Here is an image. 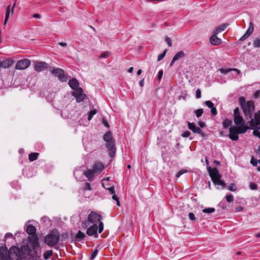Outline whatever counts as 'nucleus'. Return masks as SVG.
Returning a JSON list of instances; mask_svg holds the SVG:
<instances>
[{
    "label": "nucleus",
    "instance_id": "obj_1",
    "mask_svg": "<svg viewBox=\"0 0 260 260\" xmlns=\"http://www.w3.org/2000/svg\"><path fill=\"white\" fill-rule=\"evenodd\" d=\"M238 101L245 118L247 120L251 119L255 110L254 102L251 100L246 102L244 96H240Z\"/></svg>",
    "mask_w": 260,
    "mask_h": 260
},
{
    "label": "nucleus",
    "instance_id": "obj_2",
    "mask_svg": "<svg viewBox=\"0 0 260 260\" xmlns=\"http://www.w3.org/2000/svg\"><path fill=\"white\" fill-rule=\"evenodd\" d=\"M104 140L107 143L106 147L108 149L110 156L112 157L115 155L116 147L115 141L113 139L111 133L109 131L107 132L103 137Z\"/></svg>",
    "mask_w": 260,
    "mask_h": 260
},
{
    "label": "nucleus",
    "instance_id": "obj_3",
    "mask_svg": "<svg viewBox=\"0 0 260 260\" xmlns=\"http://www.w3.org/2000/svg\"><path fill=\"white\" fill-rule=\"evenodd\" d=\"M102 215L94 211H91L88 216L87 220H84L82 222V228L86 229L90 223L92 224H97L98 223L102 222Z\"/></svg>",
    "mask_w": 260,
    "mask_h": 260
},
{
    "label": "nucleus",
    "instance_id": "obj_4",
    "mask_svg": "<svg viewBox=\"0 0 260 260\" xmlns=\"http://www.w3.org/2000/svg\"><path fill=\"white\" fill-rule=\"evenodd\" d=\"M27 257L21 254V249L17 246H13L8 251L6 260H26Z\"/></svg>",
    "mask_w": 260,
    "mask_h": 260
},
{
    "label": "nucleus",
    "instance_id": "obj_5",
    "mask_svg": "<svg viewBox=\"0 0 260 260\" xmlns=\"http://www.w3.org/2000/svg\"><path fill=\"white\" fill-rule=\"evenodd\" d=\"M86 229H87L86 234L88 236L97 237L98 236V232L100 234L104 230V223L103 222H100L99 225H98V224H93L91 225L89 224L88 227Z\"/></svg>",
    "mask_w": 260,
    "mask_h": 260
},
{
    "label": "nucleus",
    "instance_id": "obj_6",
    "mask_svg": "<svg viewBox=\"0 0 260 260\" xmlns=\"http://www.w3.org/2000/svg\"><path fill=\"white\" fill-rule=\"evenodd\" d=\"M59 239V236L50 234L45 237L44 242L49 246L53 247L58 243Z\"/></svg>",
    "mask_w": 260,
    "mask_h": 260
},
{
    "label": "nucleus",
    "instance_id": "obj_7",
    "mask_svg": "<svg viewBox=\"0 0 260 260\" xmlns=\"http://www.w3.org/2000/svg\"><path fill=\"white\" fill-rule=\"evenodd\" d=\"M253 118L249 119V125L253 128L260 129V110L255 113Z\"/></svg>",
    "mask_w": 260,
    "mask_h": 260
},
{
    "label": "nucleus",
    "instance_id": "obj_8",
    "mask_svg": "<svg viewBox=\"0 0 260 260\" xmlns=\"http://www.w3.org/2000/svg\"><path fill=\"white\" fill-rule=\"evenodd\" d=\"M234 122L236 125H239L242 123H245L243 117L241 115L240 110L238 107L234 110L233 113Z\"/></svg>",
    "mask_w": 260,
    "mask_h": 260
},
{
    "label": "nucleus",
    "instance_id": "obj_9",
    "mask_svg": "<svg viewBox=\"0 0 260 260\" xmlns=\"http://www.w3.org/2000/svg\"><path fill=\"white\" fill-rule=\"evenodd\" d=\"M30 65V61L28 59H22L18 60L15 66V69L23 70L28 68Z\"/></svg>",
    "mask_w": 260,
    "mask_h": 260
},
{
    "label": "nucleus",
    "instance_id": "obj_10",
    "mask_svg": "<svg viewBox=\"0 0 260 260\" xmlns=\"http://www.w3.org/2000/svg\"><path fill=\"white\" fill-rule=\"evenodd\" d=\"M28 240L31 248L36 252L39 247V239L37 235L29 236Z\"/></svg>",
    "mask_w": 260,
    "mask_h": 260
},
{
    "label": "nucleus",
    "instance_id": "obj_11",
    "mask_svg": "<svg viewBox=\"0 0 260 260\" xmlns=\"http://www.w3.org/2000/svg\"><path fill=\"white\" fill-rule=\"evenodd\" d=\"M207 169L212 181H213V180L220 178L221 175L216 168H211L210 167H208Z\"/></svg>",
    "mask_w": 260,
    "mask_h": 260
},
{
    "label": "nucleus",
    "instance_id": "obj_12",
    "mask_svg": "<svg viewBox=\"0 0 260 260\" xmlns=\"http://www.w3.org/2000/svg\"><path fill=\"white\" fill-rule=\"evenodd\" d=\"M188 128L191 130L193 133L198 134L201 135L202 137H205L204 133H203L200 127H197L194 123L188 122H187Z\"/></svg>",
    "mask_w": 260,
    "mask_h": 260
},
{
    "label": "nucleus",
    "instance_id": "obj_13",
    "mask_svg": "<svg viewBox=\"0 0 260 260\" xmlns=\"http://www.w3.org/2000/svg\"><path fill=\"white\" fill-rule=\"evenodd\" d=\"M238 134H244L248 129L249 127L244 123H242L239 125L232 126Z\"/></svg>",
    "mask_w": 260,
    "mask_h": 260
},
{
    "label": "nucleus",
    "instance_id": "obj_14",
    "mask_svg": "<svg viewBox=\"0 0 260 260\" xmlns=\"http://www.w3.org/2000/svg\"><path fill=\"white\" fill-rule=\"evenodd\" d=\"M34 68L37 72H43L47 69V63L44 61L37 62L35 65Z\"/></svg>",
    "mask_w": 260,
    "mask_h": 260
},
{
    "label": "nucleus",
    "instance_id": "obj_15",
    "mask_svg": "<svg viewBox=\"0 0 260 260\" xmlns=\"http://www.w3.org/2000/svg\"><path fill=\"white\" fill-rule=\"evenodd\" d=\"M74 95L76 97V101L79 103L84 101L86 96L85 94L83 93L82 88H79L74 93Z\"/></svg>",
    "mask_w": 260,
    "mask_h": 260
},
{
    "label": "nucleus",
    "instance_id": "obj_16",
    "mask_svg": "<svg viewBox=\"0 0 260 260\" xmlns=\"http://www.w3.org/2000/svg\"><path fill=\"white\" fill-rule=\"evenodd\" d=\"M104 168V165L100 162H95L92 166V171L95 174H100Z\"/></svg>",
    "mask_w": 260,
    "mask_h": 260
},
{
    "label": "nucleus",
    "instance_id": "obj_17",
    "mask_svg": "<svg viewBox=\"0 0 260 260\" xmlns=\"http://www.w3.org/2000/svg\"><path fill=\"white\" fill-rule=\"evenodd\" d=\"M238 135L232 126L230 127L228 137L231 140L237 141L239 139Z\"/></svg>",
    "mask_w": 260,
    "mask_h": 260
},
{
    "label": "nucleus",
    "instance_id": "obj_18",
    "mask_svg": "<svg viewBox=\"0 0 260 260\" xmlns=\"http://www.w3.org/2000/svg\"><path fill=\"white\" fill-rule=\"evenodd\" d=\"M254 26L251 22L249 23V26L245 34L240 38V41H244L247 38L253 31Z\"/></svg>",
    "mask_w": 260,
    "mask_h": 260
},
{
    "label": "nucleus",
    "instance_id": "obj_19",
    "mask_svg": "<svg viewBox=\"0 0 260 260\" xmlns=\"http://www.w3.org/2000/svg\"><path fill=\"white\" fill-rule=\"evenodd\" d=\"M31 249L28 245H24L22 247L21 250V254L23 256H25L28 258V257L31 254Z\"/></svg>",
    "mask_w": 260,
    "mask_h": 260
},
{
    "label": "nucleus",
    "instance_id": "obj_20",
    "mask_svg": "<svg viewBox=\"0 0 260 260\" xmlns=\"http://www.w3.org/2000/svg\"><path fill=\"white\" fill-rule=\"evenodd\" d=\"M69 85L70 87L75 90V91H77L78 89L80 88L79 87V84L78 80L75 78L69 80Z\"/></svg>",
    "mask_w": 260,
    "mask_h": 260
},
{
    "label": "nucleus",
    "instance_id": "obj_21",
    "mask_svg": "<svg viewBox=\"0 0 260 260\" xmlns=\"http://www.w3.org/2000/svg\"><path fill=\"white\" fill-rule=\"evenodd\" d=\"M217 34L213 32L210 38V41L213 45H218L221 43V40L216 36Z\"/></svg>",
    "mask_w": 260,
    "mask_h": 260
},
{
    "label": "nucleus",
    "instance_id": "obj_22",
    "mask_svg": "<svg viewBox=\"0 0 260 260\" xmlns=\"http://www.w3.org/2000/svg\"><path fill=\"white\" fill-rule=\"evenodd\" d=\"M14 62V60L11 59H6L3 61L1 60V68L2 67L5 69L9 68L13 64Z\"/></svg>",
    "mask_w": 260,
    "mask_h": 260
},
{
    "label": "nucleus",
    "instance_id": "obj_23",
    "mask_svg": "<svg viewBox=\"0 0 260 260\" xmlns=\"http://www.w3.org/2000/svg\"><path fill=\"white\" fill-rule=\"evenodd\" d=\"M26 232L29 235V236L31 237L32 236L37 235L36 229L34 225L31 224H29L27 226Z\"/></svg>",
    "mask_w": 260,
    "mask_h": 260
},
{
    "label": "nucleus",
    "instance_id": "obj_24",
    "mask_svg": "<svg viewBox=\"0 0 260 260\" xmlns=\"http://www.w3.org/2000/svg\"><path fill=\"white\" fill-rule=\"evenodd\" d=\"M83 174L85 175L90 181H91L94 178L95 173L92 170H87L84 171Z\"/></svg>",
    "mask_w": 260,
    "mask_h": 260
},
{
    "label": "nucleus",
    "instance_id": "obj_25",
    "mask_svg": "<svg viewBox=\"0 0 260 260\" xmlns=\"http://www.w3.org/2000/svg\"><path fill=\"white\" fill-rule=\"evenodd\" d=\"M8 254L7 248L6 246H1L0 247V258L6 259Z\"/></svg>",
    "mask_w": 260,
    "mask_h": 260
},
{
    "label": "nucleus",
    "instance_id": "obj_26",
    "mask_svg": "<svg viewBox=\"0 0 260 260\" xmlns=\"http://www.w3.org/2000/svg\"><path fill=\"white\" fill-rule=\"evenodd\" d=\"M228 25H229V24H228V23L222 24L219 25V26H218L215 29V30L213 31V32L215 33V34L217 35L218 34L224 30L225 29V28L228 27Z\"/></svg>",
    "mask_w": 260,
    "mask_h": 260
},
{
    "label": "nucleus",
    "instance_id": "obj_27",
    "mask_svg": "<svg viewBox=\"0 0 260 260\" xmlns=\"http://www.w3.org/2000/svg\"><path fill=\"white\" fill-rule=\"evenodd\" d=\"M85 234L80 231H79L75 236V239L77 241H81L85 237Z\"/></svg>",
    "mask_w": 260,
    "mask_h": 260
},
{
    "label": "nucleus",
    "instance_id": "obj_28",
    "mask_svg": "<svg viewBox=\"0 0 260 260\" xmlns=\"http://www.w3.org/2000/svg\"><path fill=\"white\" fill-rule=\"evenodd\" d=\"M49 71L54 75L58 76L59 73L62 72V69L56 68L55 67H50L49 68Z\"/></svg>",
    "mask_w": 260,
    "mask_h": 260
},
{
    "label": "nucleus",
    "instance_id": "obj_29",
    "mask_svg": "<svg viewBox=\"0 0 260 260\" xmlns=\"http://www.w3.org/2000/svg\"><path fill=\"white\" fill-rule=\"evenodd\" d=\"M58 79L61 82H66L68 80L67 76L64 74V71L62 70V73H59L57 76Z\"/></svg>",
    "mask_w": 260,
    "mask_h": 260
},
{
    "label": "nucleus",
    "instance_id": "obj_30",
    "mask_svg": "<svg viewBox=\"0 0 260 260\" xmlns=\"http://www.w3.org/2000/svg\"><path fill=\"white\" fill-rule=\"evenodd\" d=\"M185 56V53L183 51H180L178 52H177L174 56V59H176V60H178L181 58H182Z\"/></svg>",
    "mask_w": 260,
    "mask_h": 260
},
{
    "label": "nucleus",
    "instance_id": "obj_31",
    "mask_svg": "<svg viewBox=\"0 0 260 260\" xmlns=\"http://www.w3.org/2000/svg\"><path fill=\"white\" fill-rule=\"evenodd\" d=\"M213 182L215 185H220L222 188H224L225 186V183L224 181L221 180L220 179H217L215 180H213Z\"/></svg>",
    "mask_w": 260,
    "mask_h": 260
},
{
    "label": "nucleus",
    "instance_id": "obj_32",
    "mask_svg": "<svg viewBox=\"0 0 260 260\" xmlns=\"http://www.w3.org/2000/svg\"><path fill=\"white\" fill-rule=\"evenodd\" d=\"M39 153L37 152L31 153L28 155L29 160L30 161H33L36 160L38 158Z\"/></svg>",
    "mask_w": 260,
    "mask_h": 260
},
{
    "label": "nucleus",
    "instance_id": "obj_33",
    "mask_svg": "<svg viewBox=\"0 0 260 260\" xmlns=\"http://www.w3.org/2000/svg\"><path fill=\"white\" fill-rule=\"evenodd\" d=\"M102 186L106 189L108 190L110 194H114L115 190H114V186L112 185V186H111L110 187H106L105 182L102 183Z\"/></svg>",
    "mask_w": 260,
    "mask_h": 260
},
{
    "label": "nucleus",
    "instance_id": "obj_34",
    "mask_svg": "<svg viewBox=\"0 0 260 260\" xmlns=\"http://www.w3.org/2000/svg\"><path fill=\"white\" fill-rule=\"evenodd\" d=\"M232 121L229 119H225L222 122V125L224 128L226 129L231 125Z\"/></svg>",
    "mask_w": 260,
    "mask_h": 260
},
{
    "label": "nucleus",
    "instance_id": "obj_35",
    "mask_svg": "<svg viewBox=\"0 0 260 260\" xmlns=\"http://www.w3.org/2000/svg\"><path fill=\"white\" fill-rule=\"evenodd\" d=\"M53 251L51 250L46 251L43 254V257L45 259H48L52 255Z\"/></svg>",
    "mask_w": 260,
    "mask_h": 260
},
{
    "label": "nucleus",
    "instance_id": "obj_36",
    "mask_svg": "<svg viewBox=\"0 0 260 260\" xmlns=\"http://www.w3.org/2000/svg\"><path fill=\"white\" fill-rule=\"evenodd\" d=\"M10 13V6H8L7 8V11L5 15L4 24H6Z\"/></svg>",
    "mask_w": 260,
    "mask_h": 260
},
{
    "label": "nucleus",
    "instance_id": "obj_37",
    "mask_svg": "<svg viewBox=\"0 0 260 260\" xmlns=\"http://www.w3.org/2000/svg\"><path fill=\"white\" fill-rule=\"evenodd\" d=\"M204 112L203 109H199L194 111V113L197 117H201Z\"/></svg>",
    "mask_w": 260,
    "mask_h": 260
},
{
    "label": "nucleus",
    "instance_id": "obj_38",
    "mask_svg": "<svg viewBox=\"0 0 260 260\" xmlns=\"http://www.w3.org/2000/svg\"><path fill=\"white\" fill-rule=\"evenodd\" d=\"M215 208H207L203 210V212L205 213H211L215 211Z\"/></svg>",
    "mask_w": 260,
    "mask_h": 260
},
{
    "label": "nucleus",
    "instance_id": "obj_39",
    "mask_svg": "<svg viewBox=\"0 0 260 260\" xmlns=\"http://www.w3.org/2000/svg\"><path fill=\"white\" fill-rule=\"evenodd\" d=\"M96 113V110H93L90 111L88 113V120H90L93 117V115H95Z\"/></svg>",
    "mask_w": 260,
    "mask_h": 260
},
{
    "label": "nucleus",
    "instance_id": "obj_40",
    "mask_svg": "<svg viewBox=\"0 0 260 260\" xmlns=\"http://www.w3.org/2000/svg\"><path fill=\"white\" fill-rule=\"evenodd\" d=\"M98 252H99V250H98V248H95L92 252V254L90 256V259L92 260L97 255Z\"/></svg>",
    "mask_w": 260,
    "mask_h": 260
},
{
    "label": "nucleus",
    "instance_id": "obj_41",
    "mask_svg": "<svg viewBox=\"0 0 260 260\" xmlns=\"http://www.w3.org/2000/svg\"><path fill=\"white\" fill-rule=\"evenodd\" d=\"M233 70L238 71L239 72H240L238 70L236 69H220L219 71H220V72L221 73L224 74H225L228 73L229 72H230V71H233Z\"/></svg>",
    "mask_w": 260,
    "mask_h": 260
},
{
    "label": "nucleus",
    "instance_id": "obj_42",
    "mask_svg": "<svg viewBox=\"0 0 260 260\" xmlns=\"http://www.w3.org/2000/svg\"><path fill=\"white\" fill-rule=\"evenodd\" d=\"M228 189L229 190L232 191H235L237 189L236 186L234 183H231L229 186Z\"/></svg>",
    "mask_w": 260,
    "mask_h": 260
},
{
    "label": "nucleus",
    "instance_id": "obj_43",
    "mask_svg": "<svg viewBox=\"0 0 260 260\" xmlns=\"http://www.w3.org/2000/svg\"><path fill=\"white\" fill-rule=\"evenodd\" d=\"M225 199H226V201L229 203H231V202H233V200H234L233 196L231 194H227L225 196Z\"/></svg>",
    "mask_w": 260,
    "mask_h": 260
},
{
    "label": "nucleus",
    "instance_id": "obj_44",
    "mask_svg": "<svg viewBox=\"0 0 260 260\" xmlns=\"http://www.w3.org/2000/svg\"><path fill=\"white\" fill-rule=\"evenodd\" d=\"M253 45L254 48H260V39H256L254 41Z\"/></svg>",
    "mask_w": 260,
    "mask_h": 260
},
{
    "label": "nucleus",
    "instance_id": "obj_45",
    "mask_svg": "<svg viewBox=\"0 0 260 260\" xmlns=\"http://www.w3.org/2000/svg\"><path fill=\"white\" fill-rule=\"evenodd\" d=\"M205 105L209 108L211 109L214 107V104L210 101H205L204 103Z\"/></svg>",
    "mask_w": 260,
    "mask_h": 260
},
{
    "label": "nucleus",
    "instance_id": "obj_46",
    "mask_svg": "<svg viewBox=\"0 0 260 260\" xmlns=\"http://www.w3.org/2000/svg\"><path fill=\"white\" fill-rule=\"evenodd\" d=\"M83 189L84 191L90 190L91 189L89 183L86 182L84 186Z\"/></svg>",
    "mask_w": 260,
    "mask_h": 260
},
{
    "label": "nucleus",
    "instance_id": "obj_47",
    "mask_svg": "<svg viewBox=\"0 0 260 260\" xmlns=\"http://www.w3.org/2000/svg\"><path fill=\"white\" fill-rule=\"evenodd\" d=\"M167 50H164V52L160 54L159 55H158V58H157V61H160L165 56L166 54V52H167Z\"/></svg>",
    "mask_w": 260,
    "mask_h": 260
},
{
    "label": "nucleus",
    "instance_id": "obj_48",
    "mask_svg": "<svg viewBox=\"0 0 260 260\" xmlns=\"http://www.w3.org/2000/svg\"><path fill=\"white\" fill-rule=\"evenodd\" d=\"M249 187L251 190H256L257 188V185L253 182H250Z\"/></svg>",
    "mask_w": 260,
    "mask_h": 260
},
{
    "label": "nucleus",
    "instance_id": "obj_49",
    "mask_svg": "<svg viewBox=\"0 0 260 260\" xmlns=\"http://www.w3.org/2000/svg\"><path fill=\"white\" fill-rule=\"evenodd\" d=\"M110 55V52L109 51H106L102 53L100 56L101 58H106Z\"/></svg>",
    "mask_w": 260,
    "mask_h": 260
},
{
    "label": "nucleus",
    "instance_id": "obj_50",
    "mask_svg": "<svg viewBox=\"0 0 260 260\" xmlns=\"http://www.w3.org/2000/svg\"><path fill=\"white\" fill-rule=\"evenodd\" d=\"M112 198L113 200L116 201V204L118 206H120V202L119 201L118 198L117 197V196L116 194H113L112 197Z\"/></svg>",
    "mask_w": 260,
    "mask_h": 260
},
{
    "label": "nucleus",
    "instance_id": "obj_51",
    "mask_svg": "<svg viewBox=\"0 0 260 260\" xmlns=\"http://www.w3.org/2000/svg\"><path fill=\"white\" fill-rule=\"evenodd\" d=\"M165 41L169 47H171L172 45L171 39L168 37H167L165 39Z\"/></svg>",
    "mask_w": 260,
    "mask_h": 260
},
{
    "label": "nucleus",
    "instance_id": "obj_52",
    "mask_svg": "<svg viewBox=\"0 0 260 260\" xmlns=\"http://www.w3.org/2000/svg\"><path fill=\"white\" fill-rule=\"evenodd\" d=\"M196 97L197 99H200L201 98V91L200 89H197L196 91Z\"/></svg>",
    "mask_w": 260,
    "mask_h": 260
},
{
    "label": "nucleus",
    "instance_id": "obj_53",
    "mask_svg": "<svg viewBox=\"0 0 260 260\" xmlns=\"http://www.w3.org/2000/svg\"><path fill=\"white\" fill-rule=\"evenodd\" d=\"M259 130V129L254 128V131L252 132L253 135L256 137H260V132Z\"/></svg>",
    "mask_w": 260,
    "mask_h": 260
},
{
    "label": "nucleus",
    "instance_id": "obj_54",
    "mask_svg": "<svg viewBox=\"0 0 260 260\" xmlns=\"http://www.w3.org/2000/svg\"><path fill=\"white\" fill-rule=\"evenodd\" d=\"M188 216H189V218L190 220H192V221L196 220V217H195L194 214L193 213H192V212L189 213Z\"/></svg>",
    "mask_w": 260,
    "mask_h": 260
},
{
    "label": "nucleus",
    "instance_id": "obj_55",
    "mask_svg": "<svg viewBox=\"0 0 260 260\" xmlns=\"http://www.w3.org/2000/svg\"><path fill=\"white\" fill-rule=\"evenodd\" d=\"M250 163L253 166H256L257 165V161H256L253 156H252L251 159L250 160Z\"/></svg>",
    "mask_w": 260,
    "mask_h": 260
},
{
    "label": "nucleus",
    "instance_id": "obj_56",
    "mask_svg": "<svg viewBox=\"0 0 260 260\" xmlns=\"http://www.w3.org/2000/svg\"><path fill=\"white\" fill-rule=\"evenodd\" d=\"M186 171L185 170H182L180 171H179L176 175V177L177 178H179L180 177L181 175H182V174H183L184 173H186Z\"/></svg>",
    "mask_w": 260,
    "mask_h": 260
},
{
    "label": "nucleus",
    "instance_id": "obj_57",
    "mask_svg": "<svg viewBox=\"0 0 260 260\" xmlns=\"http://www.w3.org/2000/svg\"><path fill=\"white\" fill-rule=\"evenodd\" d=\"M163 75V70H161L159 71L158 73V76H157V80L159 81L162 78Z\"/></svg>",
    "mask_w": 260,
    "mask_h": 260
},
{
    "label": "nucleus",
    "instance_id": "obj_58",
    "mask_svg": "<svg viewBox=\"0 0 260 260\" xmlns=\"http://www.w3.org/2000/svg\"><path fill=\"white\" fill-rule=\"evenodd\" d=\"M211 113L213 115H216L217 114V109L214 106L211 109Z\"/></svg>",
    "mask_w": 260,
    "mask_h": 260
},
{
    "label": "nucleus",
    "instance_id": "obj_59",
    "mask_svg": "<svg viewBox=\"0 0 260 260\" xmlns=\"http://www.w3.org/2000/svg\"><path fill=\"white\" fill-rule=\"evenodd\" d=\"M190 133L188 131H185L182 134V136L184 138H186L189 136Z\"/></svg>",
    "mask_w": 260,
    "mask_h": 260
},
{
    "label": "nucleus",
    "instance_id": "obj_60",
    "mask_svg": "<svg viewBox=\"0 0 260 260\" xmlns=\"http://www.w3.org/2000/svg\"><path fill=\"white\" fill-rule=\"evenodd\" d=\"M260 92L259 90H256L254 93V96L255 98H257L259 96Z\"/></svg>",
    "mask_w": 260,
    "mask_h": 260
},
{
    "label": "nucleus",
    "instance_id": "obj_61",
    "mask_svg": "<svg viewBox=\"0 0 260 260\" xmlns=\"http://www.w3.org/2000/svg\"><path fill=\"white\" fill-rule=\"evenodd\" d=\"M243 208L242 206H239L236 208V210L237 212H241L243 210Z\"/></svg>",
    "mask_w": 260,
    "mask_h": 260
},
{
    "label": "nucleus",
    "instance_id": "obj_62",
    "mask_svg": "<svg viewBox=\"0 0 260 260\" xmlns=\"http://www.w3.org/2000/svg\"><path fill=\"white\" fill-rule=\"evenodd\" d=\"M13 237V235L10 233H7L5 236V238H10V237Z\"/></svg>",
    "mask_w": 260,
    "mask_h": 260
},
{
    "label": "nucleus",
    "instance_id": "obj_63",
    "mask_svg": "<svg viewBox=\"0 0 260 260\" xmlns=\"http://www.w3.org/2000/svg\"><path fill=\"white\" fill-rule=\"evenodd\" d=\"M198 124L201 127H204L205 126V124L203 122L199 121Z\"/></svg>",
    "mask_w": 260,
    "mask_h": 260
},
{
    "label": "nucleus",
    "instance_id": "obj_64",
    "mask_svg": "<svg viewBox=\"0 0 260 260\" xmlns=\"http://www.w3.org/2000/svg\"><path fill=\"white\" fill-rule=\"evenodd\" d=\"M33 17L34 18H40L41 17V15L39 14H38V13H36V14H35L34 15H33Z\"/></svg>",
    "mask_w": 260,
    "mask_h": 260
}]
</instances>
